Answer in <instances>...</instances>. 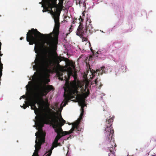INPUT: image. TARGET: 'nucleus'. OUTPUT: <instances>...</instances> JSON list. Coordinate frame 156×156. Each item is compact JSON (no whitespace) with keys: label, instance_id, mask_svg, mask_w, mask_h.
Wrapping results in <instances>:
<instances>
[{"label":"nucleus","instance_id":"obj_1","mask_svg":"<svg viewBox=\"0 0 156 156\" xmlns=\"http://www.w3.org/2000/svg\"><path fill=\"white\" fill-rule=\"evenodd\" d=\"M29 80L30 81L28 82V84L26 86V95H23L20 98V99L23 98L25 100L23 105L20 106L24 109L29 106H31V109L34 110V113L36 115L35 118L34 127L38 130V131L35 134V150L32 156H38V151L42 144L44 142L45 134L42 129L44 124L48 123L49 121L52 122L53 128L57 134L54 141L55 143L58 142L62 136L72 133L75 128L78 129V126L83 115V107L86 106L85 104V98L87 96L78 93L77 88H81L79 82L74 80L69 83L66 80L65 85L69 91L70 97H72V98L76 99L81 106L82 112L77 120L71 123L72 125L71 129L69 131H63L61 127L66 121L61 116V112L63 107L67 104L69 99L66 98V101L61 103L60 108L56 106L55 108H52L51 109L49 107V105L48 99H46L45 101L42 99L43 96H45L52 89L51 86L46 85L50 81L48 79H29Z\"/></svg>","mask_w":156,"mask_h":156},{"label":"nucleus","instance_id":"obj_2","mask_svg":"<svg viewBox=\"0 0 156 156\" xmlns=\"http://www.w3.org/2000/svg\"><path fill=\"white\" fill-rule=\"evenodd\" d=\"M64 0H42V7L45 9L42 12L49 11L52 15L55 27L52 33L44 34L36 29L29 30L26 34L27 41L30 45L35 44L34 50L36 58L32 64L36 72H48V68L52 64H55L60 67L62 61L56 52L59 34V16L62 11Z\"/></svg>","mask_w":156,"mask_h":156},{"label":"nucleus","instance_id":"obj_3","mask_svg":"<svg viewBox=\"0 0 156 156\" xmlns=\"http://www.w3.org/2000/svg\"><path fill=\"white\" fill-rule=\"evenodd\" d=\"M113 121V119L112 118L109 119L108 121H106L107 123H108L109 125H107V128L105 129V135L107 139L109 141H110L112 139V136H111V135H112L114 133V131L111 126V123H111Z\"/></svg>","mask_w":156,"mask_h":156},{"label":"nucleus","instance_id":"obj_4","mask_svg":"<svg viewBox=\"0 0 156 156\" xmlns=\"http://www.w3.org/2000/svg\"><path fill=\"white\" fill-rule=\"evenodd\" d=\"M74 68V66L72 64L67 65L66 69L69 75L72 74L73 70Z\"/></svg>","mask_w":156,"mask_h":156},{"label":"nucleus","instance_id":"obj_5","mask_svg":"<svg viewBox=\"0 0 156 156\" xmlns=\"http://www.w3.org/2000/svg\"><path fill=\"white\" fill-rule=\"evenodd\" d=\"M87 75H85V77L86 79H87L88 78L92 79L94 76V74L95 73V72L94 70L92 71H87Z\"/></svg>","mask_w":156,"mask_h":156},{"label":"nucleus","instance_id":"obj_6","mask_svg":"<svg viewBox=\"0 0 156 156\" xmlns=\"http://www.w3.org/2000/svg\"><path fill=\"white\" fill-rule=\"evenodd\" d=\"M58 146V145L57 143L53 142L52 144V146L51 147V149L48 151L49 153L48 154V156H50L51 155L52 151L54 147H56Z\"/></svg>","mask_w":156,"mask_h":156},{"label":"nucleus","instance_id":"obj_7","mask_svg":"<svg viewBox=\"0 0 156 156\" xmlns=\"http://www.w3.org/2000/svg\"><path fill=\"white\" fill-rule=\"evenodd\" d=\"M82 41L83 42L85 41L86 42L85 45L86 46V48H90V43L88 41H87V40L86 38L82 37Z\"/></svg>","mask_w":156,"mask_h":156},{"label":"nucleus","instance_id":"obj_8","mask_svg":"<svg viewBox=\"0 0 156 156\" xmlns=\"http://www.w3.org/2000/svg\"><path fill=\"white\" fill-rule=\"evenodd\" d=\"M57 74L58 75V77L59 79L61 80H63V78L62 77V73H61L59 72H58L57 73Z\"/></svg>","mask_w":156,"mask_h":156},{"label":"nucleus","instance_id":"obj_9","mask_svg":"<svg viewBox=\"0 0 156 156\" xmlns=\"http://www.w3.org/2000/svg\"><path fill=\"white\" fill-rule=\"evenodd\" d=\"M104 68V67H102L101 69V70L97 69L96 70V71L98 73V74L101 73V74L103 72V69Z\"/></svg>","mask_w":156,"mask_h":156},{"label":"nucleus","instance_id":"obj_10","mask_svg":"<svg viewBox=\"0 0 156 156\" xmlns=\"http://www.w3.org/2000/svg\"><path fill=\"white\" fill-rule=\"evenodd\" d=\"M80 32H79V31H77L76 32V34L79 36L81 38H82V35L80 34Z\"/></svg>","mask_w":156,"mask_h":156},{"label":"nucleus","instance_id":"obj_11","mask_svg":"<svg viewBox=\"0 0 156 156\" xmlns=\"http://www.w3.org/2000/svg\"><path fill=\"white\" fill-rule=\"evenodd\" d=\"M81 25L80 24L79 26L78 27L77 29V31H79V32H80V31L81 30Z\"/></svg>","mask_w":156,"mask_h":156},{"label":"nucleus","instance_id":"obj_12","mask_svg":"<svg viewBox=\"0 0 156 156\" xmlns=\"http://www.w3.org/2000/svg\"><path fill=\"white\" fill-rule=\"evenodd\" d=\"M94 82H95V84H96L97 83V79H95L94 80Z\"/></svg>","mask_w":156,"mask_h":156},{"label":"nucleus","instance_id":"obj_13","mask_svg":"<svg viewBox=\"0 0 156 156\" xmlns=\"http://www.w3.org/2000/svg\"><path fill=\"white\" fill-rule=\"evenodd\" d=\"M57 145H58V146H59V145H60V143H58V142H57Z\"/></svg>","mask_w":156,"mask_h":156},{"label":"nucleus","instance_id":"obj_14","mask_svg":"<svg viewBox=\"0 0 156 156\" xmlns=\"http://www.w3.org/2000/svg\"><path fill=\"white\" fill-rule=\"evenodd\" d=\"M112 156H115V155L113 153H112Z\"/></svg>","mask_w":156,"mask_h":156},{"label":"nucleus","instance_id":"obj_15","mask_svg":"<svg viewBox=\"0 0 156 156\" xmlns=\"http://www.w3.org/2000/svg\"><path fill=\"white\" fill-rule=\"evenodd\" d=\"M23 38L22 37H21L20 38V40H22V39Z\"/></svg>","mask_w":156,"mask_h":156},{"label":"nucleus","instance_id":"obj_16","mask_svg":"<svg viewBox=\"0 0 156 156\" xmlns=\"http://www.w3.org/2000/svg\"><path fill=\"white\" fill-rule=\"evenodd\" d=\"M73 23H75V22H74V21H73Z\"/></svg>","mask_w":156,"mask_h":156},{"label":"nucleus","instance_id":"obj_17","mask_svg":"<svg viewBox=\"0 0 156 156\" xmlns=\"http://www.w3.org/2000/svg\"><path fill=\"white\" fill-rule=\"evenodd\" d=\"M39 4H41V2H39Z\"/></svg>","mask_w":156,"mask_h":156},{"label":"nucleus","instance_id":"obj_18","mask_svg":"<svg viewBox=\"0 0 156 156\" xmlns=\"http://www.w3.org/2000/svg\"><path fill=\"white\" fill-rule=\"evenodd\" d=\"M71 27H70V29H69V31H70V29H71Z\"/></svg>","mask_w":156,"mask_h":156},{"label":"nucleus","instance_id":"obj_19","mask_svg":"<svg viewBox=\"0 0 156 156\" xmlns=\"http://www.w3.org/2000/svg\"><path fill=\"white\" fill-rule=\"evenodd\" d=\"M45 156H48V154L45 155Z\"/></svg>","mask_w":156,"mask_h":156},{"label":"nucleus","instance_id":"obj_20","mask_svg":"<svg viewBox=\"0 0 156 156\" xmlns=\"http://www.w3.org/2000/svg\"><path fill=\"white\" fill-rule=\"evenodd\" d=\"M89 92H88V93H87V94H87V95H88V94H89Z\"/></svg>","mask_w":156,"mask_h":156},{"label":"nucleus","instance_id":"obj_21","mask_svg":"<svg viewBox=\"0 0 156 156\" xmlns=\"http://www.w3.org/2000/svg\"><path fill=\"white\" fill-rule=\"evenodd\" d=\"M89 92H88V93H87V94H87V95H88V94H89Z\"/></svg>","mask_w":156,"mask_h":156},{"label":"nucleus","instance_id":"obj_22","mask_svg":"<svg viewBox=\"0 0 156 156\" xmlns=\"http://www.w3.org/2000/svg\"><path fill=\"white\" fill-rule=\"evenodd\" d=\"M111 155V154H110V155H109H109H108V156H110V155Z\"/></svg>","mask_w":156,"mask_h":156},{"label":"nucleus","instance_id":"obj_23","mask_svg":"<svg viewBox=\"0 0 156 156\" xmlns=\"http://www.w3.org/2000/svg\"><path fill=\"white\" fill-rule=\"evenodd\" d=\"M151 156H155L154 155H152Z\"/></svg>","mask_w":156,"mask_h":156},{"label":"nucleus","instance_id":"obj_24","mask_svg":"<svg viewBox=\"0 0 156 156\" xmlns=\"http://www.w3.org/2000/svg\"><path fill=\"white\" fill-rule=\"evenodd\" d=\"M96 53H98V52L97 51Z\"/></svg>","mask_w":156,"mask_h":156},{"label":"nucleus","instance_id":"obj_25","mask_svg":"<svg viewBox=\"0 0 156 156\" xmlns=\"http://www.w3.org/2000/svg\"><path fill=\"white\" fill-rule=\"evenodd\" d=\"M71 27H72V25H71Z\"/></svg>","mask_w":156,"mask_h":156}]
</instances>
